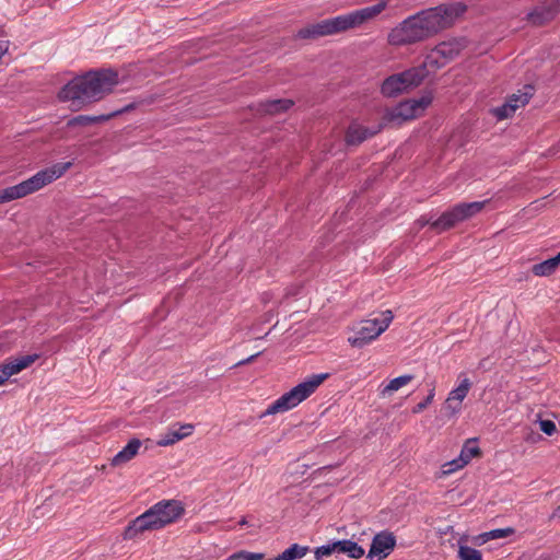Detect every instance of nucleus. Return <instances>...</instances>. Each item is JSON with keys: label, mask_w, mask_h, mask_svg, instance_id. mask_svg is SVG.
<instances>
[{"label": "nucleus", "mask_w": 560, "mask_h": 560, "mask_svg": "<svg viewBox=\"0 0 560 560\" xmlns=\"http://www.w3.org/2000/svg\"><path fill=\"white\" fill-rule=\"evenodd\" d=\"M465 9V5L456 3L422 10L394 27L388 35V42L395 46H402L425 40L450 27Z\"/></svg>", "instance_id": "obj_1"}, {"label": "nucleus", "mask_w": 560, "mask_h": 560, "mask_svg": "<svg viewBox=\"0 0 560 560\" xmlns=\"http://www.w3.org/2000/svg\"><path fill=\"white\" fill-rule=\"evenodd\" d=\"M118 84V73L112 69L91 70L67 83L58 93L60 101L73 104L97 102Z\"/></svg>", "instance_id": "obj_2"}, {"label": "nucleus", "mask_w": 560, "mask_h": 560, "mask_svg": "<svg viewBox=\"0 0 560 560\" xmlns=\"http://www.w3.org/2000/svg\"><path fill=\"white\" fill-rule=\"evenodd\" d=\"M387 8V1L365 7L347 14L323 20L299 30L296 36L302 39H315L323 36L335 35L352 28L360 27L365 22L373 20Z\"/></svg>", "instance_id": "obj_3"}, {"label": "nucleus", "mask_w": 560, "mask_h": 560, "mask_svg": "<svg viewBox=\"0 0 560 560\" xmlns=\"http://www.w3.org/2000/svg\"><path fill=\"white\" fill-rule=\"evenodd\" d=\"M185 513L182 502L162 500L129 523L124 530L125 539L138 538L145 532L161 529L175 523Z\"/></svg>", "instance_id": "obj_4"}, {"label": "nucleus", "mask_w": 560, "mask_h": 560, "mask_svg": "<svg viewBox=\"0 0 560 560\" xmlns=\"http://www.w3.org/2000/svg\"><path fill=\"white\" fill-rule=\"evenodd\" d=\"M71 162L58 163L50 168L37 172L34 176L18 185L10 186L0 191V205L33 194L52 180L62 176L70 167Z\"/></svg>", "instance_id": "obj_5"}, {"label": "nucleus", "mask_w": 560, "mask_h": 560, "mask_svg": "<svg viewBox=\"0 0 560 560\" xmlns=\"http://www.w3.org/2000/svg\"><path fill=\"white\" fill-rule=\"evenodd\" d=\"M328 373L313 374L311 377L306 378L279 397L265 411H262L258 418L262 419L266 416L285 412L296 407L308 398L318 388V386L328 378Z\"/></svg>", "instance_id": "obj_6"}, {"label": "nucleus", "mask_w": 560, "mask_h": 560, "mask_svg": "<svg viewBox=\"0 0 560 560\" xmlns=\"http://www.w3.org/2000/svg\"><path fill=\"white\" fill-rule=\"evenodd\" d=\"M381 317L361 320L353 327L354 334L348 338L349 343L354 348H363L376 339L388 328L394 315L392 311L386 310L381 313Z\"/></svg>", "instance_id": "obj_7"}, {"label": "nucleus", "mask_w": 560, "mask_h": 560, "mask_svg": "<svg viewBox=\"0 0 560 560\" xmlns=\"http://www.w3.org/2000/svg\"><path fill=\"white\" fill-rule=\"evenodd\" d=\"M432 96L430 94L423 95L418 100H409L399 103L397 106L387 109L381 122L384 128L388 125H401L402 122L417 118L421 113L431 104Z\"/></svg>", "instance_id": "obj_8"}, {"label": "nucleus", "mask_w": 560, "mask_h": 560, "mask_svg": "<svg viewBox=\"0 0 560 560\" xmlns=\"http://www.w3.org/2000/svg\"><path fill=\"white\" fill-rule=\"evenodd\" d=\"M486 201H474L467 203H458L452 209L443 212L439 219L431 223V229L436 232H443L454 228L458 222L471 218L480 212Z\"/></svg>", "instance_id": "obj_9"}, {"label": "nucleus", "mask_w": 560, "mask_h": 560, "mask_svg": "<svg viewBox=\"0 0 560 560\" xmlns=\"http://www.w3.org/2000/svg\"><path fill=\"white\" fill-rule=\"evenodd\" d=\"M422 81V70L411 68L385 79L382 83L381 92L384 96L393 97L407 91L410 88L420 85Z\"/></svg>", "instance_id": "obj_10"}, {"label": "nucleus", "mask_w": 560, "mask_h": 560, "mask_svg": "<svg viewBox=\"0 0 560 560\" xmlns=\"http://www.w3.org/2000/svg\"><path fill=\"white\" fill-rule=\"evenodd\" d=\"M308 550L307 546L293 544L282 552L273 556L262 552L237 551L230 555L225 560H264L266 557H268L267 560H296L305 557Z\"/></svg>", "instance_id": "obj_11"}, {"label": "nucleus", "mask_w": 560, "mask_h": 560, "mask_svg": "<svg viewBox=\"0 0 560 560\" xmlns=\"http://www.w3.org/2000/svg\"><path fill=\"white\" fill-rule=\"evenodd\" d=\"M395 546V535L392 532L382 530L373 537L366 558L383 560L392 553Z\"/></svg>", "instance_id": "obj_12"}, {"label": "nucleus", "mask_w": 560, "mask_h": 560, "mask_svg": "<svg viewBox=\"0 0 560 560\" xmlns=\"http://www.w3.org/2000/svg\"><path fill=\"white\" fill-rule=\"evenodd\" d=\"M458 378L460 381L459 385L448 394L445 401L444 408L450 411L451 415L460 409L462 401L465 399L472 385L470 380L464 373H460Z\"/></svg>", "instance_id": "obj_13"}, {"label": "nucleus", "mask_w": 560, "mask_h": 560, "mask_svg": "<svg viewBox=\"0 0 560 560\" xmlns=\"http://www.w3.org/2000/svg\"><path fill=\"white\" fill-rule=\"evenodd\" d=\"M383 128L384 124L382 122H378L376 126L371 128L358 124H351L346 133V142L349 145H358L364 140L377 135Z\"/></svg>", "instance_id": "obj_14"}, {"label": "nucleus", "mask_w": 560, "mask_h": 560, "mask_svg": "<svg viewBox=\"0 0 560 560\" xmlns=\"http://www.w3.org/2000/svg\"><path fill=\"white\" fill-rule=\"evenodd\" d=\"M133 108H136V103H129V104L122 106L121 108L113 110L112 113H109L107 115H100V116L79 115V116L71 118L67 125H68V127H77V126L85 127V126H90V125H93L96 122L106 121L117 115L128 113V112L132 110Z\"/></svg>", "instance_id": "obj_15"}, {"label": "nucleus", "mask_w": 560, "mask_h": 560, "mask_svg": "<svg viewBox=\"0 0 560 560\" xmlns=\"http://www.w3.org/2000/svg\"><path fill=\"white\" fill-rule=\"evenodd\" d=\"M466 47L465 38H453L438 44L434 49L446 62L453 60Z\"/></svg>", "instance_id": "obj_16"}, {"label": "nucleus", "mask_w": 560, "mask_h": 560, "mask_svg": "<svg viewBox=\"0 0 560 560\" xmlns=\"http://www.w3.org/2000/svg\"><path fill=\"white\" fill-rule=\"evenodd\" d=\"M38 359L37 354H27L23 355L19 359L4 363L1 366L0 372L9 380L10 376L21 372L22 370L28 368L32 363H34Z\"/></svg>", "instance_id": "obj_17"}, {"label": "nucleus", "mask_w": 560, "mask_h": 560, "mask_svg": "<svg viewBox=\"0 0 560 560\" xmlns=\"http://www.w3.org/2000/svg\"><path fill=\"white\" fill-rule=\"evenodd\" d=\"M337 557L345 556L350 559H360L364 556L365 549L351 539L336 540Z\"/></svg>", "instance_id": "obj_18"}, {"label": "nucleus", "mask_w": 560, "mask_h": 560, "mask_svg": "<svg viewBox=\"0 0 560 560\" xmlns=\"http://www.w3.org/2000/svg\"><path fill=\"white\" fill-rule=\"evenodd\" d=\"M141 445L142 443L139 439H131L127 445L112 458L110 464L113 466H121L128 463L138 454Z\"/></svg>", "instance_id": "obj_19"}, {"label": "nucleus", "mask_w": 560, "mask_h": 560, "mask_svg": "<svg viewBox=\"0 0 560 560\" xmlns=\"http://www.w3.org/2000/svg\"><path fill=\"white\" fill-rule=\"evenodd\" d=\"M194 427L191 424H183L177 429L171 428L159 441V446H168L183 440L192 433Z\"/></svg>", "instance_id": "obj_20"}, {"label": "nucleus", "mask_w": 560, "mask_h": 560, "mask_svg": "<svg viewBox=\"0 0 560 560\" xmlns=\"http://www.w3.org/2000/svg\"><path fill=\"white\" fill-rule=\"evenodd\" d=\"M447 62L440 57L439 54H435V49L433 48L424 58L423 62L415 67L413 69H420L423 73V80L430 74V70H438L443 68Z\"/></svg>", "instance_id": "obj_21"}, {"label": "nucleus", "mask_w": 560, "mask_h": 560, "mask_svg": "<svg viewBox=\"0 0 560 560\" xmlns=\"http://www.w3.org/2000/svg\"><path fill=\"white\" fill-rule=\"evenodd\" d=\"M514 532L515 530L512 527L497 528V529H492V530L479 534L478 536H476L474 538V540H475V544H477V545H483L492 539H501V538L509 537V536L513 535Z\"/></svg>", "instance_id": "obj_22"}, {"label": "nucleus", "mask_w": 560, "mask_h": 560, "mask_svg": "<svg viewBox=\"0 0 560 560\" xmlns=\"http://www.w3.org/2000/svg\"><path fill=\"white\" fill-rule=\"evenodd\" d=\"M293 105L291 100H271L260 104V112L275 115L288 110Z\"/></svg>", "instance_id": "obj_23"}, {"label": "nucleus", "mask_w": 560, "mask_h": 560, "mask_svg": "<svg viewBox=\"0 0 560 560\" xmlns=\"http://www.w3.org/2000/svg\"><path fill=\"white\" fill-rule=\"evenodd\" d=\"M413 378L415 376L412 374H405L395 377L381 390V395L383 397L390 396L394 392H397L405 385L409 384Z\"/></svg>", "instance_id": "obj_24"}, {"label": "nucleus", "mask_w": 560, "mask_h": 560, "mask_svg": "<svg viewBox=\"0 0 560 560\" xmlns=\"http://www.w3.org/2000/svg\"><path fill=\"white\" fill-rule=\"evenodd\" d=\"M559 261L552 257L532 267V272L537 277H548L559 267Z\"/></svg>", "instance_id": "obj_25"}, {"label": "nucleus", "mask_w": 560, "mask_h": 560, "mask_svg": "<svg viewBox=\"0 0 560 560\" xmlns=\"http://www.w3.org/2000/svg\"><path fill=\"white\" fill-rule=\"evenodd\" d=\"M480 455V448L474 440H468L459 454V465H467L471 458Z\"/></svg>", "instance_id": "obj_26"}, {"label": "nucleus", "mask_w": 560, "mask_h": 560, "mask_svg": "<svg viewBox=\"0 0 560 560\" xmlns=\"http://www.w3.org/2000/svg\"><path fill=\"white\" fill-rule=\"evenodd\" d=\"M534 95V88L532 85H525L524 91H518L516 94H512L506 101L510 103L517 104V108L525 106Z\"/></svg>", "instance_id": "obj_27"}, {"label": "nucleus", "mask_w": 560, "mask_h": 560, "mask_svg": "<svg viewBox=\"0 0 560 560\" xmlns=\"http://www.w3.org/2000/svg\"><path fill=\"white\" fill-rule=\"evenodd\" d=\"M551 19L549 9L537 8L527 14V20L534 25H544Z\"/></svg>", "instance_id": "obj_28"}, {"label": "nucleus", "mask_w": 560, "mask_h": 560, "mask_svg": "<svg viewBox=\"0 0 560 560\" xmlns=\"http://www.w3.org/2000/svg\"><path fill=\"white\" fill-rule=\"evenodd\" d=\"M458 557L460 560H481V551L459 542Z\"/></svg>", "instance_id": "obj_29"}, {"label": "nucleus", "mask_w": 560, "mask_h": 560, "mask_svg": "<svg viewBox=\"0 0 560 560\" xmlns=\"http://www.w3.org/2000/svg\"><path fill=\"white\" fill-rule=\"evenodd\" d=\"M517 109V104L506 101L503 105L494 108L493 113L500 120L511 117Z\"/></svg>", "instance_id": "obj_30"}, {"label": "nucleus", "mask_w": 560, "mask_h": 560, "mask_svg": "<svg viewBox=\"0 0 560 560\" xmlns=\"http://www.w3.org/2000/svg\"><path fill=\"white\" fill-rule=\"evenodd\" d=\"M314 555H315L316 560H319L324 557H332V556L337 557L336 540L329 541L326 545L317 547L314 550Z\"/></svg>", "instance_id": "obj_31"}, {"label": "nucleus", "mask_w": 560, "mask_h": 560, "mask_svg": "<svg viewBox=\"0 0 560 560\" xmlns=\"http://www.w3.org/2000/svg\"><path fill=\"white\" fill-rule=\"evenodd\" d=\"M433 397H434V389H431L429 395L425 397V399L422 400L421 402L417 404L413 407L412 412L413 413L422 412L432 402Z\"/></svg>", "instance_id": "obj_32"}, {"label": "nucleus", "mask_w": 560, "mask_h": 560, "mask_svg": "<svg viewBox=\"0 0 560 560\" xmlns=\"http://www.w3.org/2000/svg\"><path fill=\"white\" fill-rule=\"evenodd\" d=\"M539 427L540 430L547 435H552L557 430L555 422L551 420H540Z\"/></svg>", "instance_id": "obj_33"}, {"label": "nucleus", "mask_w": 560, "mask_h": 560, "mask_svg": "<svg viewBox=\"0 0 560 560\" xmlns=\"http://www.w3.org/2000/svg\"><path fill=\"white\" fill-rule=\"evenodd\" d=\"M459 457L456 458V459H453L448 463H446L443 467L445 468L444 469V474H451L459 468H463L465 465H459Z\"/></svg>", "instance_id": "obj_34"}, {"label": "nucleus", "mask_w": 560, "mask_h": 560, "mask_svg": "<svg viewBox=\"0 0 560 560\" xmlns=\"http://www.w3.org/2000/svg\"><path fill=\"white\" fill-rule=\"evenodd\" d=\"M261 352H257L244 360H241L238 361L237 363L234 364V366H242V365H245V364H248V363H252L257 357L260 355Z\"/></svg>", "instance_id": "obj_35"}, {"label": "nucleus", "mask_w": 560, "mask_h": 560, "mask_svg": "<svg viewBox=\"0 0 560 560\" xmlns=\"http://www.w3.org/2000/svg\"><path fill=\"white\" fill-rule=\"evenodd\" d=\"M432 222L433 221H431V219H427L424 217H421L420 219L417 220V224L419 225V228H423L428 224L431 226Z\"/></svg>", "instance_id": "obj_36"}, {"label": "nucleus", "mask_w": 560, "mask_h": 560, "mask_svg": "<svg viewBox=\"0 0 560 560\" xmlns=\"http://www.w3.org/2000/svg\"><path fill=\"white\" fill-rule=\"evenodd\" d=\"M560 518V504L552 511L549 520Z\"/></svg>", "instance_id": "obj_37"}, {"label": "nucleus", "mask_w": 560, "mask_h": 560, "mask_svg": "<svg viewBox=\"0 0 560 560\" xmlns=\"http://www.w3.org/2000/svg\"><path fill=\"white\" fill-rule=\"evenodd\" d=\"M8 380L5 378V376L2 374V372H0V386L3 385Z\"/></svg>", "instance_id": "obj_38"}, {"label": "nucleus", "mask_w": 560, "mask_h": 560, "mask_svg": "<svg viewBox=\"0 0 560 560\" xmlns=\"http://www.w3.org/2000/svg\"><path fill=\"white\" fill-rule=\"evenodd\" d=\"M245 524H247L246 520H245V518H242V520L240 521V525H245Z\"/></svg>", "instance_id": "obj_39"}, {"label": "nucleus", "mask_w": 560, "mask_h": 560, "mask_svg": "<svg viewBox=\"0 0 560 560\" xmlns=\"http://www.w3.org/2000/svg\"><path fill=\"white\" fill-rule=\"evenodd\" d=\"M555 258L559 261L560 264V252L555 256Z\"/></svg>", "instance_id": "obj_40"}]
</instances>
